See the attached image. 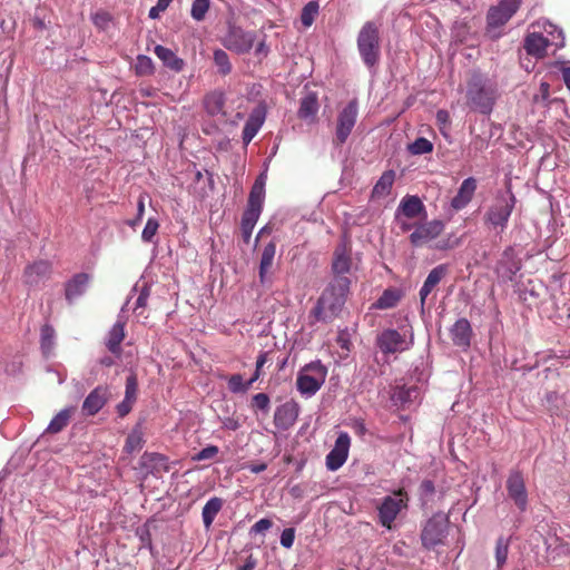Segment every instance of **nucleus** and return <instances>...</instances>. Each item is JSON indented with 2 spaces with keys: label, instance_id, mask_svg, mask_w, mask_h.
<instances>
[{
  "label": "nucleus",
  "instance_id": "aec40b11",
  "mask_svg": "<svg viewBox=\"0 0 570 570\" xmlns=\"http://www.w3.org/2000/svg\"><path fill=\"white\" fill-rule=\"evenodd\" d=\"M476 189V181L474 178L469 177L464 179L459 188L455 197H453L451 205L454 209L460 210L464 208L472 199Z\"/></svg>",
  "mask_w": 570,
  "mask_h": 570
},
{
  "label": "nucleus",
  "instance_id": "4be33fe9",
  "mask_svg": "<svg viewBox=\"0 0 570 570\" xmlns=\"http://www.w3.org/2000/svg\"><path fill=\"white\" fill-rule=\"evenodd\" d=\"M472 335L471 324L466 318L458 320L451 328L452 341L461 347H469Z\"/></svg>",
  "mask_w": 570,
  "mask_h": 570
},
{
  "label": "nucleus",
  "instance_id": "ea45409f",
  "mask_svg": "<svg viewBox=\"0 0 570 570\" xmlns=\"http://www.w3.org/2000/svg\"><path fill=\"white\" fill-rule=\"evenodd\" d=\"M409 150L413 155L429 154L433 150V144L429 139L420 137L409 145Z\"/></svg>",
  "mask_w": 570,
  "mask_h": 570
},
{
  "label": "nucleus",
  "instance_id": "7ed1b4c3",
  "mask_svg": "<svg viewBox=\"0 0 570 570\" xmlns=\"http://www.w3.org/2000/svg\"><path fill=\"white\" fill-rule=\"evenodd\" d=\"M515 205V197L512 193L507 191L499 195L484 215L485 225L498 233L507 227L511 213Z\"/></svg>",
  "mask_w": 570,
  "mask_h": 570
},
{
  "label": "nucleus",
  "instance_id": "de8ad7c7",
  "mask_svg": "<svg viewBox=\"0 0 570 570\" xmlns=\"http://www.w3.org/2000/svg\"><path fill=\"white\" fill-rule=\"evenodd\" d=\"M219 452L218 446L208 445L193 456V461L199 462L215 458Z\"/></svg>",
  "mask_w": 570,
  "mask_h": 570
},
{
  "label": "nucleus",
  "instance_id": "dca6fc26",
  "mask_svg": "<svg viewBox=\"0 0 570 570\" xmlns=\"http://www.w3.org/2000/svg\"><path fill=\"white\" fill-rule=\"evenodd\" d=\"M299 406L294 401L285 402L276 407L274 413V424L279 430H288L297 421Z\"/></svg>",
  "mask_w": 570,
  "mask_h": 570
},
{
  "label": "nucleus",
  "instance_id": "f3484780",
  "mask_svg": "<svg viewBox=\"0 0 570 570\" xmlns=\"http://www.w3.org/2000/svg\"><path fill=\"white\" fill-rule=\"evenodd\" d=\"M444 229V225L440 220H432L420 225L410 236L414 246H423L435 239Z\"/></svg>",
  "mask_w": 570,
  "mask_h": 570
},
{
  "label": "nucleus",
  "instance_id": "4d7b16f0",
  "mask_svg": "<svg viewBox=\"0 0 570 570\" xmlns=\"http://www.w3.org/2000/svg\"><path fill=\"white\" fill-rule=\"evenodd\" d=\"M436 121L440 126L446 127L450 122V116L446 110H439L436 112Z\"/></svg>",
  "mask_w": 570,
  "mask_h": 570
},
{
  "label": "nucleus",
  "instance_id": "680f3d73",
  "mask_svg": "<svg viewBox=\"0 0 570 570\" xmlns=\"http://www.w3.org/2000/svg\"><path fill=\"white\" fill-rule=\"evenodd\" d=\"M147 298H148V293L147 292H141L140 295L138 296L137 301H136V306L137 307H144L147 303Z\"/></svg>",
  "mask_w": 570,
  "mask_h": 570
},
{
  "label": "nucleus",
  "instance_id": "6e6d98bb",
  "mask_svg": "<svg viewBox=\"0 0 570 570\" xmlns=\"http://www.w3.org/2000/svg\"><path fill=\"white\" fill-rule=\"evenodd\" d=\"M132 404H134V401L124 399V401L120 404H118V406H117V411H118L119 415L120 416L127 415L130 412Z\"/></svg>",
  "mask_w": 570,
  "mask_h": 570
},
{
  "label": "nucleus",
  "instance_id": "9b49d317",
  "mask_svg": "<svg viewBox=\"0 0 570 570\" xmlns=\"http://www.w3.org/2000/svg\"><path fill=\"white\" fill-rule=\"evenodd\" d=\"M507 491L514 504L524 511L528 505V492L522 474L518 471L511 472L507 479Z\"/></svg>",
  "mask_w": 570,
  "mask_h": 570
},
{
  "label": "nucleus",
  "instance_id": "09e8293b",
  "mask_svg": "<svg viewBox=\"0 0 570 570\" xmlns=\"http://www.w3.org/2000/svg\"><path fill=\"white\" fill-rule=\"evenodd\" d=\"M294 540L295 530L293 528L284 529L281 534V544L286 549H291L294 544Z\"/></svg>",
  "mask_w": 570,
  "mask_h": 570
},
{
  "label": "nucleus",
  "instance_id": "2eb2a0df",
  "mask_svg": "<svg viewBox=\"0 0 570 570\" xmlns=\"http://www.w3.org/2000/svg\"><path fill=\"white\" fill-rule=\"evenodd\" d=\"M424 212V206L419 197L406 196L404 197L397 208L396 220L401 225V228L405 232L410 228L405 218L419 217Z\"/></svg>",
  "mask_w": 570,
  "mask_h": 570
},
{
  "label": "nucleus",
  "instance_id": "3c124183",
  "mask_svg": "<svg viewBox=\"0 0 570 570\" xmlns=\"http://www.w3.org/2000/svg\"><path fill=\"white\" fill-rule=\"evenodd\" d=\"M173 0H157V4L149 10V18L157 19L160 12L165 11Z\"/></svg>",
  "mask_w": 570,
  "mask_h": 570
},
{
  "label": "nucleus",
  "instance_id": "39448f33",
  "mask_svg": "<svg viewBox=\"0 0 570 570\" xmlns=\"http://www.w3.org/2000/svg\"><path fill=\"white\" fill-rule=\"evenodd\" d=\"M357 48L364 63L368 67L376 65L380 57L379 27L374 22H366L357 36Z\"/></svg>",
  "mask_w": 570,
  "mask_h": 570
},
{
  "label": "nucleus",
  "instance_id": "e2e57ef3",
  "mask_svg": "<svg viewBox=\"0 0 570 570\" xmlns=\"http://www.w3.org/2000/svg\"><path fill=\"white\" fill-rule=\"evenodd\" d=\"M145 213V203L144 199L140 198L137 204V220H140Z\"/></svg>",
  "mask_w": 570,
  "mask_h": 570
},
{
  "label": "nucleus",
  "instance_id": "052dcab7",
  "mask_svg": "<svg viewBox=\"0 0 570 570\" xmlns=\"http://www.w3.org/2000/svg\"><path fill=\"white\" fill-rule=\"evenodd\" d=\"M561 71H562V77H563L564 83H566L567 88L570 90V67H562Z\"/></svg>",
  "mask_w": 570,
  "mask_h": 570
},
{
  "label": "nucleus",
  "instance_id": "f257e3e1",
  "mask_svg": "<svg viewBox=\"0 0 570 570\" xmlns=\"http://www.w3.org/2000/svg\"><path fill=\"white\" fill-rule=\"evenodd\" d=\"M348 291L350 279L347 277H334L314 308L315 317L326 321L337 315L345 304Z\"/></svg>",
  "mask_w": 570,
  "mask_h": 570
},
{
  "label": "nucleus",
  "instance_id": "f8f14e48",
  "mask_svg": "<svg viewBox=\"0 0 570 570\" xmlns=\"http://www.w3.org/2000/svg\"><path fill=\"white\" fill-rule=\"evenodd\" d=\"M357 118V104L351 101L342 109L337 119L336 138L338 142L343 144L350 136Z\"/></svg>",
  "mask_w": 570,
  "mask_h": 570
},
{
  "label": "nucleus",
  "instance_id": "49530a36",
  "mask_svg": "<svg viewBox=\"0 0 570 570\" xmlns=\"http://www.w3.org/2000/svg\"><path fill=\"white\" fill-rule=\"evenodd\" d=\"M228 389L233 393H244L249 389V386L247 382H244L240 375H233L228 381Z\"/></svg>",
  "mask_w": 570,
  "mask_h": 570
},
{
  "label": "nucleus",
  "instance_id": "393cba45",
  "mask_svg": "<svg viewBox=\"0 0 570 570\" xmlns=\"http://www.w3.org/2000/svg\"><path fill=\"white\" fill-rule=\"evenodd\" d=\"M155 55L163 61V63L174 71H180L184 68L183 59L178 58L176 53L164 46L155 47Z\"/></svg>",
  "mask_w": 570,
  "mask_h": 570
},
{
  "label": "nucleus",
  "instance_id": "774afa93",
  "mask_svg": "<svg viewBox=\"0 0 570 570\" xmlns=\"http://www.w3.org/2000/svg\"><path fill=\"white\" fill-rule=\"evenodd\" d=\"M422 487H423L424 491H426V492H433V490H434L433 483L431 481H424L422 483Z\"/></svg>",
  "mask_w": 570,
  "mask_h": 570
},
{
  "label": "nucleus",
  "instance_id": "6e6552de",
  "mask_svg": "<svg viewBox=\"0 0 570 570\" xmlns=\"http://www.w3.org/2000/svg\"><path fill=\"white\" fill-rule=\"evenodd\" d=\"M413 344V336L406 338L395 330H386L377 336V346L384 354L401 353Z\"/></svg>",
  "mask_w": 570,
  "mask_h": 570
},
{
  "label": "nucleus",
  "instance_id": "7c9ffc66",
  "mask_svg": "<svg viewBox=\"0 0 570 570\" xmlns=\"http://www.w3.org/2000/svg\"><path fill=\"white\" fill-rule=\"evenodd\" d=\"M261 212H262L261 209H257L254 207L253 208L247 207V209L245 210L243 219H242V232H243L245 242L249 240L253 229H254V227L258 220V217L261 215Z\"/></svg>",
  "mask_w": 570,
  "mask_h": 570
},
{
  "label": "nucleus",
  "instance_id": "9d476101",
  "mask_svg": "<svg viewBox=\"0 0 570 570\" xmlns=\"http://www.w3.org/2000/svg\"><path fill=\"white\" fill-rule=\"evenodd\" d=\"M351 439L346 432H341L333 449L326 455V468L330 471L338 470L347 460Z\"/></svg>",
  "mask_w": 570,
  "mask_h": 570
},
{
  "label": "nucleus",
  "instance_id": "cd10ccee",
  "mask_svg": "<svg viewBox=\"0 0 570 570\" xmlns=\"http://www.w3.org/2000/svg\"><path fill=\"white\" fill-rule=\"evenodd\" d=\"M265 184H266V174H261L254 186L252 187L249 199H248V206L250 208H257L262 210V205L265 197Z\"/></svg>",
  "mask_w": 570,
  "mask_h": 570
},
{
  "label": "nucleus",
  "instance_id": "e433bc0d",
  "mask_svg": "<svg viewBox=\"0 0 570 570\" xmlns=\"http://www.w3.org/2000/svg\"><path fill=\"white\" fill-rule=\"evenodd\" d=\"M401 298V294L395 289H386L381 297L375 302L374 307L379 309H386L394 307Z\"/></svg>",
  "mask_w": 570,
  "mask_h": 570
},
{
  "label": "nucleus",
  "instance_id": "0e129e2a",
  "mask_svg": "<svg viewBox=\"0 0 570 570\" xmlns=\"http://www.w3.org/2000/svg\"><path fill=\"white\" fill-rule=\"evenodd\" d=\"M256 53L257 55H262V56H266L267 55V48H266V45L265 42H259L256 47Z\"/></svg>",
  "mask_w": 570,
  "mask_h": 570
},
{
  "label": "nucleus",
  "instance_id": "37998d69",
  "mask_svg": "<svg viewBox=\"0 0 570 570\" xmlns=\"http://www.w3.org/2000/svg\"><path fill=\"white\" fill-rule=\"evenodd\" d=\"M209 9V0H194L191 4L190 14L191 17L200 21L205 18V14L207 13Z\"/></svg>",
  "mask_w": 570,
  "mask_h": 570
},
{
  "label": "nucleus",
  "instance_id": "5fc2aeb1",
  "mask_svg": "<svg viewBox=\"0 0 570 570\" xmlns=\"http://www.w3.org/2000/svg\"><path fill=\"white\" fill-rule=\"evenodd\" d=\"M550 95V86L548 82L540 83V94L534 97V101H547Z\"/></svg>",
  "mask_w": 570,
  "mask_h": 570
},
{
  "label": "nucleus",
  "instance_id": "c9c22d12",
  "mask_svg": "<svg viewBox=\"0 0 570 570\" xmlns=\"http://www.w3.org/2000/svg\"><path fill=\"white\" fill-rule=\"evenodd\" d=\"M144 443H145L144 433H142L141 429L136 428L127 436L126 444H125V451L127 453L138 452L142 449Z\"/></svg>",
  "mask_w": 570,
  "mask_h": 570
},
{
  "label": "nucleus",
  "instance_id": "69168bd1",
  "mask_svg": "<svg viewBox=\"0 0 570 570\" xmlns=\"http://www.w3.org/2000/svg\"><path fill=\"white\" fill-rule=\"evenodd\" d=\"M265 363H266V355L261 354L256 361V370L261 371V368L264 366Z\"/></svg>",
  "mask_w": 570,
  "mask_h": 570
},
{
  "label": "nucleus",
  "instance_id": "f704fd0d",
  "mask_svg": "<svg viewBox=\"0 0 570 570\" xmlns=\"http://www.w3.org/2000/svg\"><path fill=\"white\" fill-rule=\"evenodd\" d=\"M205 109L210 116L224 115V97L219 92H213L205 98Z\"/></svg>",
  "mask_w": 570,
  "mask_h": 570
},
{
  "label": "nucleus",
  "instance_id": "20e7f679",
  "mask_svg": "<svg viewBox=\"0 0 570 570\" xmlns=\"http://www.w3.org/2000/svg\"><path fill=\"white\" fill-rule=\"evenodd\" d=\"M327 376V368L320 362L305 365L297 375L296 386L298 392L311 397L322 387Z\"/></svg>",
  "mask_w": 570,
  "mask_h": 570
},
{
  "label": "nucleus",
  "instance_id": "4c0bfd02",
  "mask_svg": "<svg viewBox=\"0 0 570 570\" xmlns=\"http://www.w3.org/2000/svg\"><path fill=\"white\" fill-rule=\"evenodd\" d=\"M55 330L50 325H43L40 333V343L43 354L51 353L55 346Z\"/></svg>",
  "mask_w": 570,
  "mask_h": 570
},
{
  "label": "nucleus",
  "instance_id": "338daca9",
  "mask_svg": "<svg viewBox=\"0 0 570 570\" xmlns=\"http://www.w3.org/2000/svg\"><path fill=\"white\" fill-rule=\"evenodd\" d=\"M338 343H340V344H341V346H342L343 348H345L346 351H348V350H350V341H348L347 338H345L343 335H341V336L338 337Z\"/></svg>",
  "mask_w": 570,
  "mask_h": 570
},
{
  "label": "nucleus",
  "instance_id": "423d86ee",
  "mask_svg": "<svg viewBox=\"0 0 570 570\" xmlns=\"http://www.w3.org/2000/svg\"><path fill=\"white\" fill-rule=\"evenodd\" d=\"M468 99L473 109L490 114L494 104V91L488 88L480 78L473 79L468 89Z\"/></svg>",
  "mask_w": 570,
  "mask_h": 570
},
{
  "label": "nucleus",
  "instance_id": "b1692460",
  "mask_svg": "<svg viewBox=\"0 0 570 570\" xmlns=\"http://www.w3.org/2000/svg\"><path fill=\"white\" fill-rule=\"evenodd\" d=\"M445 274H446V267L444 265H439L429 273V275L420 291V299H421L422 305L424 304L429 294L441 282V279L444 277Z\"/></svg>",
  "mask_w": 570,
  "mask_h": 570
},
{
  "label": "nucleus",
  "instance_id": "a878e982",
  "mask_svg": "<svg viewBox=\"0 0 570 570\" xmlns=\"http://www.w3.org/2000/svg\"><path fill=\"white\" fill-rule=\"evenodd\" d=\"M332 268L335 277H345L351 269V259L344 246L338 247L334 253Z\"/></svg>",
  "mask_w": 570,
  "mask_h": 570
},
{
  "label": "nucleus",
  "instance_id": "a18cd8bd",
  "mask_svg": "<svg viewBox=\"0 0 570 570\" xmlns=\"http://www.w3.org/2000/svg\"><path fill=\"white\" fill-rule=\"evenodd\" d=\"M214 60L219 71L224 75L228 73L232 69L227 53L224 50H216L214 52Z\"/></svg>",
  "mask_w": 570,
  "mask_h": 570
},
{
  "label": "nucleus",
  "instance_id": "5701e85b",
  "mask_svg": "<svg viewBox=\"0 0 570 570\" xmlns=\"http://www.w3.org/2000/svg\"><path fill=\"white\" fill-rule=\"evenodd\" d=\"M90 283V277L88 274L81 273L75 275L66 286V296L69 301L75 299L82 295Z\"/></svg>",
  "mask_w": 570,
  "mask_h": 570
},
{
  "label": "nucleus",
  "instance_id": "412c9836",
  "mask_svg": "<svg viewBox=\"0 0 570 570\" xmlns=\"http://www.w3.org/2000/svg\"><path fill=\"white\" fill-rule=\"evenodd\" d=\"M394 181H395V171L394 170L384 171L372 189L371 199L372 200H381V199L386 198L392 191Z\"/></svg>",
  "mask_w": 570,
  "mask_h": 570
},
{
  "label": "nucleus",
  "instance_id": "a211bd4d",
  "mask_svg": "<svg viewBox=\"0 0 570 570\" xmlns=\"http://www.w3.org/2000/svg\"><path fill=\"white\" fill-rule=\"evenodd\" d=\"M266 111L264 107H256L247 119L243 130V141L248 145L262 128L265 121Z\"/></svg>",
  "mask_w": 570,
  "mask_h": 570
},
{
  "label": "nucleus",
  "instance_id": "6ab92c4d",
  "mask_svg": "<svg viewBox=\"0 0 570 570\" xmlns=\"http://www.w3.org/2000/svg\"><path fill=\"white\" fill-rule=\"evenodd\" d=\"M108 399V390L102 386H98L92 390L82 403V411L86 415H95L105 405Z\"/></svg>",
  "mask_w": 570,
  "mask_h": 570
},
{
  "label": "nucleus",
  "instance_id": "13d9d810",
  "mask_svg": "<svg viewBox=\"0 0 570 570\" xmlns=\"http://www.w3.org/2000/svg\"><path fill=\"white\" fill-rule=\"evenodd\" d=\"M239 422L234 419V417H226L223 420V428L224 429H227V430H230V431H236L238 428H239Z\"/></svg>",
  "mask_w": 570,
  "mask_h": 570
},
{
  "label": "nucleus",
  "instance_id": "2f4dec72",
  "mask_svg": "<svg viewBox=\"0 0 570 570\" xmlns=\"http://www.w3.org/2000/svg\"><path fill=\"white\" fill-rule=\"evenodd\" d=\"M50 273V264L45 261L36 262L26 269V278L30 284H36L40 278Z\"/></svg>",
  "mask_w": 570,
  "mask_h": 570
},
{
  "label": "nucleus",
  "instance_id": "4468645a",
  "mask_svg": "<svg viewBox=\"0 0 570 570\" xmlns=\"http://www.w3.org/2000/svg\"><path fill=\"white\" fill-rule=\"evenodd\" d=\"M520 4L521 0H502L489 11V27L494 28L504 24L517 12Z\"/></svg>",
  "mask_w": 570,
  "mask_h": 570
},
{
  "label": "nucleus",
  "instance_id": "864d4df0",
  "mask_svg": "<svg viewBox=\"0 0 570 570\" xmlns=\"http://www.w3.org/2000/svg\"><path fill=\"white\" fill-rule=\"evenodd\" d=\"M272 527V522L268 519L258 520L253 527L252 531L255 533H263Z\"/></svg>",
  "mask_w": 570,
  "mask_h": 570
},
{
  "label": "nucleus",
  "instance_id": "bf43d9fd",
  "mask_svg": "<svg viewBox=\"0 0 570 570\" xmlns=\"http://www.w3.org/2000/svg\"><path fill=\"white\" fill-rule=\"evenodd\" d=\"M267 468V465L265 463H259V464H252V465H248V470L255 474L257 473H261L263 471H265Z\"/></svg>",
  "mask_w": 570,
  "mask_h": 570
},
{
  "label": "nucleus",
  "instance_id": "c756f323",
  "mask_svg": "<svg viewBox=\"0 0 570 570\" xmlns=\"http://www.w3.org/2000/svg\"><path fill=\"white\" fill-rule=\"evenodd\" d=\"M125 337V323L117 321L108 333L107 347L110 352H119L120 343Z\"/></svg>",
  "mask_w": 570,
  "mask_h": 570
},
{
  "label": "nucleus",
  "instance_id": "c85d7f7f",
  "mask_svg": "<svg viewBox=\"0 0 570 570\" xmlns=\"http://www.w3.org/2000/svg\"><path fill=\"white\" fill-rule=\"evenodd\" d=\"M318 111V100L314 92H308L301 101L298 116L302 119H312Z\"/></svg>",
  "mask_w": 570,
  "mask_h": 570
},
{
  "label": "nucleus",
  "instance_id": "ddd939ff",
  "mask_svg": "<svg viewBox=\"0 0 570 570\" xmlns=\"http://www.w3.org/2000/svg\"><path fill=\"white\" fill-rule=\"evenodd\" d=\"M255 35L240 28H232L225 37L224 45L227 49L236 52H247L252 49Z\"/></svg>",
  "mask_w": 570,
  "mask_h": 570
},
{
  "label": "nucleus",
  "instance_id": "0eeeda50",
  "mask_svg": "<svg viewBox=\"0 0 570 570\" xmlns=\"http://www.w3.org/2000/svg\"><path fill=\"white\" fill-rule=\"evenodd\" d=\"M449 528V517L445 513H435L425 524L422 531V542L426 548H433L443 543Z\"/></svg>",
  "mask_w": 570,
  "mask_h": 570
},
{
  "label": "nucleus",
  "instance_id": "8fccbe9b",
  "mask_svg": "<svg viewBox=\"0 0 570 570\" xmlns=\"http://www.w3.org/2000/svg\"><path fill=\"white\" fill-rule=\"evenodd\" d=\"M136 392H137V381L134 375H130L127 377L126 382V394L125 399L134 401L136 400Z\"/></svg>",
  "mask_w": 570,
  "mask_h": 570
},
{
  "label": "nucleus",
  "instance_id": "bb28decb",
  "mask_svg": "<svg viewBox=\"0 0 570 570\" xmlns=\"http://www.w3.org/2000/svg\"><path fill=\"white\" fill-rule=\"evenodd\" d=\"M276 253V246L274 243H268L262 253L259 263V281L262 284L266 283L268 273L272 268L274 257Z\"/></svg>",
  "mask_w": 570,
  "mask_h": 570
},
{
  "label": "nucleus",
  "instance_id": "72a5a7b5",
  "mask_svg": "<svg viewBox=\"0 0 570 570\" xmlns=\"http://www.w3.org/2000/svg\"><path fill=\"white\" fill-rule=\"evenodd\" d=\"M223 502L219 498L209 499L203 508L202 517L206 528H209L222 509Z\"/></svg>",
  "mask_w": 570,
  "mask_h": 570
},
{
  "label": "nucleus",
  "instance_id": "603ef678",
  "mask_svg": "<svg viewBox=\"0 0 570 570\" xmlns=\"http://www.w3.org/2000/svg\"><path fill=\"white\" fill-rule=\"evenodd\" d=\"M253 402L257 407L265 410V411L269 406V397L264 393H258V394L254 395Z\"/></svg>",
  "mask_w": 570,
  "mask_h": 570
},
{
  "label": "nucleus",
  "instance_id": "473e14b6",
  "mask_svg": "<svg viewBox=\"0 0 570 570\" xmlns=\"http://www.w3.org/2000/svg\"><path fill=\"white\" fill-rule=\"evenodd\" d=\"M72 412V407H66L58 412L48 424L47 432L52 434L60 432L65 426H67Z\"/></svg>",
  "mask_w": 570,
  "mask_h": 570
},
{
  "label": "nucleus",
  "instance_id": "c03bdc74",
  "mask_svg": "<svg viewBox=\"0 0 570 570\" xmlns=\"http://www.w3.org/2000/svg\"><path fill=\"white\" fill-rule=\"evenodd\" d=\"M159 228V223L156 218H148L146 222V225L141 232V239L145 243H150L155 235L157 234V230Z\"/></svg>",
  "mask_w": 570,
  "mask_h": 570
},
{
  "label": "nucleus",
  "instance_id": "58836bf2",
  "mask_svg": "<svg viewBox=\"0 0 570 570\" xmlns=\"http://www.w3.org/2000/svg\"><path fill=\"white\" fill-rule=\"evenodd\" d=\"M318 13V3L315 1L308 2L302 10L301 20L302 23L308 28L313 24L315 17Z\"/></svg>",
  "mask_w": 570,
  "mask_h": 570
},
{
  "label": "nucleus",
  "instance_id": "a19ab883",
  "mask_svg": "<svg viewBox=\"0 0 570 570\" xmlns=\"http://www.w3.org/2000/svg\"><path fill=\"white\" fill-rule=\"evenodd\" d=\"M135 70L136 73L140 76L151 75L154 71V63L151 58L144 55L138 56L135 65Z\"/></svg>",
  "mask_w": 570,
  "mask_h": 570
},
{
  "label": "nucleus",
  "instance_id": "1a4fd4ad",
  "mask_svg": "<svg viewBox=\"0 0 570 570\" xmlns=\"http://www.w3.org/2000/svg\"><path fill=\"white\" fill-rule=\"evenodd\" d=\"M407 499L402 491L394 495L386 497L381 507L379 508L380 521L383 527L391 529L393 521L396 519L400 511L406 508Z\"/></svg>",
  "mask_w": 570,
  "mask_h": 570
},
{
  "label": "nucleus",
  "instance_id": "79ce46f5",
  "mask_svg": "<svg viewBox=\"0 0 570 570\" xmlns=\"http://www.w3.org/2000/svg\"><path fill=\"white\" fill-rule=\"evenodd\" d=\"M509 542L504 538H499L495 547V560L498 567H502L508 559Z\"/></svg>",
  "mask_w": 570,
  "mask_h": 570
},
{
  "label": "nucleus",
  "instance_id": "f03ea898",
  "mask_svg": "<svg viewBox=\"0 0 570 570\" xmlns=\"http://www.w3.org/2000/svg\"><path fill=\"white\" fill-rule=\"evenodd\" d=\"M537 27H542L548 37L540 32H530L524 40V48L529 55L541 58L546 55L549 46L561 48L564 46V37L561 30L549 22H538Z\"/></svg>",
  "mask_w": 570,
  "mask_h": 570
}]
</instances>
